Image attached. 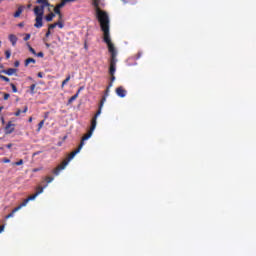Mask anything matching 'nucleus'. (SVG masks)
Segmentation results:
<instances>
[{"mask_svg": "<svg viewBox=\"0 0 256 256\" xmlns=\"http://www.w3.org/2000/svg\"><path fill=\"white\" fill-rule=\"evenodd\" d=\"M96 18L100 24L101 31L103 32V41L106 43L110 53V74L113 75V73L117 71V49H115V45L111 42V33L109 32L111 21L109 20V13L100 10L96 12Z\"/></svg>", "mask_w": 256, "mask_h": 256, "instance_id": "1", "label": "nucleus"}, {"mask_svg": "<svg viewBox=\"0 0 256 256\" xmlns=\"http://www.w3.org/2000/svg\"><path fill=\"white\" fill-rule=\"evenodd\" d=\"M97 117H99V116H97V114H95L94 117L92 118L90 130L88 131L87 134H85L82 137L78 148L76 150L72 151L66 160L62 161V163L60 165H58L56 168H54L52 170L53 175H55L57 177L61 173V171H63V169H65V167H67V165H69V161L74 159L75 155H77V153L81 152V149H83V145H85V141H87V139H91V135H93V132L95 131V128L97 127Z\"/></svg>", "mask_w": 256, "mask_h": 256, "instance_id": "2", "label": "nucleus"}, {"mask_svg": "<svg viewBox=\"0 0 256 256\" xmlns=\"http://www.w3.org/2000/svg\"><path fill=\"white\" fill-rule=\"evenodd\" d=\"M109 64H111V60H109ZM109 75L111 76L110 78V83L107 86L105 93L100 101L98 110L96 112V117H99V115H101V111L103 109V105H105V101H107V97H109V90L111 89V87H113V81H115V72L113 74H111V65H109Z\"/></svg>", "mask_w": 256, "mask_h": 256, "instance_id": "3", "label": "nucleus"}, {"mask_svg": "<svg viewBox=\"0 0 256 256\" xmlns=\"http://www.w3.org/2000/svg\"><path fill=\"white\" fill-rule=\"evenodd\" d=\"M47 184H45L44 186H38L36 188V192L34 195L29 196L27 199L24 200V203H29V201H34V199H37L38 195H41V193H43V190L46 189Z\"/></svg>", "mask_w": 256, "mask_h": 256, "instance_id": "4", "label": "nucleus"}, {"mask_svg": "<svg viewBox=\"0 0 256 256\" xmlns=\"http://www.w3.org/2000/svg\"><path fill=\"white\" fill-rule=\"evenodd\" d=\"M23 207H27V203H25V200L19 206L14 208L11 213L6 215L5 219H11V217H14L15 213H17V211H20V209H23Z\"/></svg>", "mask_w": 256, "mask_h": 256, "instance_id": "5", "label": "nucleus"}, {"mask_svg": "<svg viewBox=\"0 0 256 256\" xmlns=\"http://www.w3.org/2000/svg\"><path fill=\"white\" fill-rule=\"evenodd\" d=\"M34 15L35 17H43V15H45V9L41 6H35Z\"/></svg>", "mask_w": 256, "mask_h": 256, "instance_id": "6", "label": "nucleus"}, {"mask_svg": "<svg viewBox=\"0 0 256 256\" xmlns=\"http://www.w3.org/2000/svg\"><path fill=\"white\" fill-rule=\"evenodd\" d=\"M15 131V124L13 122L9 121L8 124L5 127V135H11Z\"/></svg>", "mask_w": 256, "mask_h": 256, "instance_id": "7", "label": "nucleus"}, {"mask_svg": "<svg viewBox=\"0 0 256 256\" xmlns=\"http://www.w3.org/2000/svg\"><path fill=\"white\" fill-rule=\"evenodd\" d=\"M34 27L36 29H41V27H43V16H36Z\"/></svg>", "mask_w": 256, "mask_h": 256, "instance_id": "8", "label": "nucleus"}, {"mask_svg": "<svg viewBox=\"0 0 256 256\" xmlns=\"http://www.w3.org/2000/svg\"><path fill=\"white\" fill-rule=\"evenodd\" d=\"M116 94L118 95V97H126L127 96V90H125V88H123V86H119L118 88H116Z\"/></svg>", "mask_w": 256, "mask_h": 256, "instance_id": "9", "label": "nucleus"}, {"mask_svg": "<svg viewBox=\"0 0 256 256\" xmlns=\"http://www.w3.org/2000/svg\"><path fill=\"white\" fill-rule=\"evenodd\" d=\"M36 3L40 5L39 7H42V9H45V7H51L49 0H37Z\"/></svg>", "mask_w": 256, "mask_h": 256, "instance_id": "10", "label": "nucleus"}, {"mask_svg": "<svg viewBox=\"0 0 256 256\" xmlns=\"http://www.w3.org/2000/svg\"><path fill=\"white\" fill-rule=\"evenodd\" d=\"M101 4V0H92V5L94 7L95 13H99L101 10V7L99 6Z\"/></svg>", "mask_w": 256, "mask_h": 256, "instance_id": "11", "label": "nucleus"}, {"mask_svg": "<svg viewBox=\"0 0 256 256\" xmlns=\"http://www.w3.org/2000/svg\"><path fill=\"white\" fill-rule=\"evenodd\" d=\"M1 73H4V75L11 76V75H15L17 73V69L9 68L7 70H2Z\"/></svg>", "mask_w": 256, "mask_h": 256, "instance_id": "12", "label": "nucleus"}, {"mask_svg": "<svg viewBox=\"0 0 256 256\" xmlns=\"http://www.w3.org/2000/svg\"><path fill=\"white\" fill-rule=\"evenodd\" d=\"M8 38L10 43H12V47H15V45H17V41L19 40L17 36H15V34H10Z\"/></svg>", "mask_w": 256, "mask_h": 256, "instance_id": "13", "label": "nucleus"}, {"mask_svg": "<svg viewBox=\"0 0 256 256\" xmlns=\"http://www.w3.org/2000/svg\"><path fill=\"white\" fill-rule=\"evenodd\" d=\"M24 9H25V6L18 7L17 11L13 15L15 17V19L21 17V13H23Z\"/></svg>", "mask_w": 256, "mask_h": 256, "instance_id": "14", "label": "nucleus"}, {"mask_svg": "<svg viewBox=\"0 0 256 256\" xmlns=\"http://www.w3.org/2000/svg\"><path fill=\"white\" fill-rule=\"evenodd\" d=\"M27 111H29V107L25 106L23 111H21V109H18L16 112H15V117H19V115H21V113H27Z\"/></svg>", "mask_w": 256, "mask_h": 256, "instance_id": "15", "label": "nucleus"}, {"mask_svg": "<svg viewBox=\"0 0 256 256\" xmlns=\"http://www.w3.org/2000/svg\"><path fill=\"white\" fill-rule=\"evenodd\" d=\"M55 17V13L51 12L50 14L46 15L45 16V20L48 22V23H51V21H53V18Z\"/></svg>", "mask_w": 256, "mask_h": 256, "instance_id": "16", "label": "nucleus"}, {"mask_svg": "<svg viewBox=\"0 0 256 256\" xmlns=\"http://www.w3.org/2000/svg\"><path fill=\"white\" fill-rule=\"evenodd\" d=\"M54 180H55V177L53 176H46L44 178V181H46V185H49V183H53Z\"/></svg>", "mask_w": 256, "mask_h": 256, "instance_id": "17", "label": "nucleus"}, {"mask_svg": "<svg viewBox=\"0 0 256 256\" xmlns=\"http://www.w3.org/2000/svg\"><path fill=\"white\" fill-rule=\"evenodd\" d=\"M68 81H71V75H68L65 80L62 81L61 89H64Z\"/></svg>", "mask_w": 256, "mask_h": 256, "instance_id": "18", "label": "nucleus"}, {"mask_svg": "<svg viewBox=\"0 0 256 256\" xmlns=\"http://www.w3.org/2000/svg\"><path fill=\"white\" fill-rule=\"evenodd\" d=\"M30 63H36L34 58H27L25 60V67H28Z\"/></svg>", "mask_w": 256, "mask_h": 256, "instance_id": "19", "label": "nucleus"}, {"mask_svg": "<svg viewBox=\"0 0 256 256\" xmlns=\"http://www.w3.org/2000/svg\"><path fill=\"white\" fill-rule=\"evenodd\" d=\"M66 5H67V2H65V0H61V2L56 5V7L58 9H63V7L66 6Z\"/></svg>", "mask_w": 256, "mask_h": 256, "instance_id": "20", "label": "nucleus"}, {"mask_svg": "<svg viewBox=\"0 0 256 256\" xmlns=\"http://www.w3.org/2000/svg\"><path fill=\"white\" fill-rule=\"evenodd\" d=\"M44 125H45V120H42V121L39 122L38 129H37L38 133H39V131H41V129H43Z\"/></svg>", "mask_w": 256, "mask_h": 256, "instance_id": "21", "label": "nucleus"}, {"mask_svg": "<svg viewBox=\"0 0 256 256\" xmlns=\"http://www.w3.org/2000/svg\"><path fill=\"white\" fill-rule=\"evenodd\" d=\"M26 45H27V47H28V49H29L30 53H32V55H37V52L33 49V47H32V46H30V44H29V43H27Z\"/></svg>", "mask_w": 256, "mask_h": 256, "instance_id": "22", "label": "nucleus"}, {"mask_svg": "<svg viewBox=\"0 0 256 256\" xmlns=\"http://www.w3.org/2000/svg\"><path fill=\"white\" fill-rule=\"evenodd\" d=\"M77 97H79V96H77V94L70 97L68 100V105H71V103H73V101H75L77 99Z\"/></svg>", "mask_w": 256, "mask_h": 256, "instance_id": "23", "label": "nucleus"}, {"mask_svg": "<svg viewBox=\"0 0 256 256\" xmlns=\"http://www.w3.org/2000/svg\"><path fill=\"white\" fill-rule=\"evenodd\" d=\"M37 87V85L36 84H32L31 86H30V94L31 95H35V88Z\"/></svg>", "mask_w": 256, "mask_h": 256, "instance_id": "24", "label": "nucleus"}, {"mask_svg": "<svg viewBox=\"0 0 256 256\" xmlns=\"http://www.w3.org/2000/svg\"><path fill=\"white\" fill-rule=\"evenodd\" d=\"M54 13L56 15H61V8H57V6L54 7Z\"/></svg>", "mask_w": 256, "mask_h": 256, "instance_id": "25", "label": "nucleus"}, {"mask_svg": "<svg viewBox=\"0 0 256 256\" xmlns=\"http://www.w3.org/2000/svg\"><path fill=\"white\" fill-rule=\"evenodd\" d=\"M10 87L12 88V92L13 93H17V86H15V84H13V83H10Z\"/></svg>", "mask_w": 256, "mask_h": 256, "instance_id": "26", "label": "nucleus"}, {"mask_svg": "<svg viewBox=\"0 0 256 256\" xmlns=\"http://www.w3.org/2000/svg\"><path fill=\"white\" fill-rule=\"evenodd\" d=\"M0 79H2V81H5L6 83H9L11 81L9 77H6L4 75H2Z\"/></svg>", "mask_w": 256, "mask_h": 256, "instance_id": "27", "label": "nucleus"}, {"mask_svg": "<svg viewBox=\"0 0 256 256\" xmlns=\"http://www.w3.org/2000/svg\"><path fill=\"white\" fill-rule=\"evenodd\" d=\"M5 55H6V59H10L11 58V50H6Z\"/></svg>", "mask_w": 256, "mask_h": 256, "instance_id": "28", "label": "nucleus"}, {"mask_svg": "<svg viewBox=\"0 0 256 256\" xmlns=\"http://www.w3.org/2000/svg\"><path fill=\"white\" fill-rule=\"evenodd\" d=\"M84 90H85V86H81V87L77 90L76 95L79 96V93H81V92L84 91Z\"/></svg>", "mask_w": 256, "mask_h": 256, "instance_id": "29", "label": "nucleus"}, {"mask_svg": "<svg viewBox=\"0 0 256 256\" xmlns=\"http://www.w3.org/2000/svg\"><path fill=\"white\" fill-rule=\"evenodd\" d=\"M56 25H57V27H59V29H63V27H64L63 22H61V21L56 22Z\"/></svg>", "mask_w": 256, "mask_h": 256, "instance_id": "30", "label": "nucleus"}, {"mask_svg": "<svg viewBox=\"0 0 256 256\" xmlns=\"http://www.w3.org/2000/svg\"><path fill=\"white\" fill-rule=\"evenodd\" d=\"M55 27H57V24H56V23L50 24V25L48 26V30L51 31V29H55Z\"/></svg>", "mask_w": 256, "mask_h": 256, "instance_id": "31", "label": "nucleus"}, {"mask_svg": "<svg viewBox=\"0 0 256 256\" xmlns=\"http://www.w3.org/2000/svg\"><path fill=\"white\" fill-rule=\"evenodd\" d=\"M36 57H41V58H43V57H45V54L43 53V52H38V53H36V54H34Z\"/></svg>", "mask_w": 256, "mask_h": 256, "instance_id": "32", "label": "nucleus"}, {"mask_svg": "<svg viewBox=\"0 0 256 256\" xmlns=\"http://www.w3.org/2000/svg\"><path fill=\"white\" fill-rule=\"evenodd\" d=\"M11 95L9 93H4V101H7Z\"/></svg>", "mask_w": 256, "mask_h": 256, "instance_id": "33", "label": "nucleus"}, {"mask_svg": "<svg viewBox=\"0 0 256 256\" xmlns=\"http://www.w3.org/2000/svg\"><path fill=\"white\" fill-rule=\"evenodd\" d=\"M31 39V34H26L24 37V41H29Z\"/></svg>", "mask_w": 256, "mask_h": 256, "instance_id": "34", "label": "nucleus"}, {"mask_svg": "<svg viewBox=\"0 0 256 256\" xmlns=\"http://www.w3.org/2000/svg\"><path fill=\"white\" fill-rule=\"evenodd\" d=\"M22 164H23V159H20L18 162H15V165L18 167Z\"/></svg>", "mask_w": 256, "mask_h": 256, "instance_id": "35", "label": "nucleus"}, {"mask_svg": "<svg viewBox=\"0 0 256 256\" xmlns=\"http://www.w3.org/2000/svg\"><path fill=\"white\" fill-rule=\"evenodd\" d=\"M37 77H39L40 79H43V72H39V73L37 74Z\"/></svg>", "mask_w": 256, "mask_h": 256, "instance_id": "36", "label": "nucleus"}, {"mask_svg": "<svg viewBox=\"0 0 256 256\" xmlns=\"http://www.w3.org/2000/svg\"><path fill=\"white\" fill-rule=\"evenodd\" d=\"M65 2H66V4L67 3H75V1H77V0H64Z\"/></svg>", "mask_w": 256, "mask_h": 256, "instance_id": "37", "label": "nucleus"}, {"mask_svg": "<svg viewBox=\"0 0 256 256\" xmlns=\"http://www.w3.org/2000/svg\"><path fill=\"white\" fill-rule=\"evenodd\" d=\"M51 35V30L48 29V31L45 34V37H49Z\"/></svg>", "mask_w": 256, "mask_h": 256, "instance_id": "38", "label": "nucleus"}, {"mask_svg": "<svg viewBox=\"0 0 256 256\" xmlns=\"http://www.w3.org/2000/svg\"><path fill=\"white\" fill-rule=\"evenodd\" d=\"M19 65H20V62L18 60L14 62V67H19Z\"/></svg>", "mask_w": 256, "mask_h": 256, "instance_id": "39", "label": "nucleus"}, {"mask_svg": "<svg viewBox=\"0 0 256 256\" xmlns=\"http://www.w3.org/2000/svg\"><path fill=\"white\" fill-rule=\"evenodd\" d=\"M42 168H34L33 173H37L38 171H41Z\"/></svg>", "mask_w": 256, "mask_h": 256, "instance_id": "40", "label": "nucleus"}, {"mask_svg": "<svg viewBox=\"0 0 256 256\" xmlns=\"http://www.w3.org/2000/svg\"><path fill=\"white\" fill-rule=\"evenodd\" d=\"M4 230H5V225L0 226V233H3Z\"/></svg>", "mask_w": 256, "mask_h": 256, "instance_id": "41", "label": "nucleus"}, {"mask_svg": "<svg viewBox=\"0 0 256 256\" xmlns=\"http://www.w3.org/2000/svg\"><path fill=\"white\" fill-rule=\"evenodd\" d=\"M18 27H25V23H24V22H20V23L18 24Z\"/></svg>", "mask_w": 256, "mask_h": 256, "instance_id": "42", "label": "nucleus"}, {"mask_svg": "<svg viewBox=\"0 0 256 256\" xmlns=\"http://www.w3.org/2000/svg\"><path fill=\"white\" fill-rule=\"evenodd\" d=\"M7 149H11V147H13V144L9 143L6 145Z\"/></svg>", "mask_w": 256, "mask_h": 256, "instance_id": "43", "label": "nucleus"}, {"mask_svg": "<svg viewBox=\"0 0 256 256\" xmlns=\"http://www.w3.org/2000/svg\"><path fill=\"white\" fill-rule=\"evenodd\" d=\"M58 17H59V21H61V19H63V14H58Z\"/></svg>", "mask_w": 256, "mask_h": 256, "instance_id": "44", "label": "nucleus"}, {"mask_svg": "<svg viewBox=\"0 0 256 256\" xmlns=\"http://www.w3.org/2000/svg\"><path fill=\"white\" fill-rule=\"evenodd\" d=\"M28 122H29V123H33V117H30V118L28 119Z\"/></svg>", "mask_w": 256, "mask_h": 256, "instance_id": "45", "label": "nucleus"}, {"mask_svg": "<svg viewBox=\"0 0 256 256\" xmlns=\"http://www.w3.org/2000/svg\"><path fill=\"white\" fill-rule=\"evenodd\" d=\"M45 45H46L47 48L51 47V44H49V43H46Z\"/></svg>", "mask_w": 256, "mask_h": 256, "instance_id": "46", "label": "nucleus"}, {"mask_svg": "<svg viewBox=\"0 0 256 256\" xmlns=\"http://www.w3.org/2000/svg\"><path fill=\"white\" fill-rule=\"evenodd\" d=\"M28 9H31V4L28 5Z\"/></svg>", "mask_w": 256, "mask_h": 256, "instance_id": "47", "label": "nucleus"}, {"mask_svg": "<svg viewBox=\"0 0 256 256\" xmlns=\"http://www.w3.org/2000/svg\"><path fill=\"white\" fill-rule=\"evenodd\" d=\"M0 111H3V106L0 107Z\"/></svg>", "mask_w": 256, "mask_h": 256, "instance_id": "48", "label": "nucleus"}, {"mask_svg": "<svg viewBox=\"0 0 256 256\" xmlns=\"http://www.w3.org/2000/svg\"><path fill=\"white\" fill-rule=\"evenodd\" d=\"M2 123H5V119L4 118H2Z\"/></svg>", "mask_w": 256, "mask_h": 256, "instance_id": "49", "label": "nucleus"}, {"mask_svg": "<svg viewBox=\"0 0 256 256\" xmlns=\"http://www.w3.org/2000/svg\"><path fill=\"white\" fill-rule=\"evenodd\" d=\"M48 7L53 8L54 6L50 4V6H48Z\"/></svg>", "mask_w": 256, "mask_h": 256, "instance_id": "50", "label": "nucleus"}, {"mask_svg": "<svg viewBox=\"0 0 256 256\" xmlns=\"http://www.w3.org/2000/svg\"><path fill=\"white\" fill-rule=\"evenodd\" d=\"M3 1H5V0H0V3H3Z\"/></svg>", "mask_w": 256, "mask_h": 256, "instance_id": "51", "label": "nucleus"}, {"mask_svg": "<svg viewBox=\"0 0 256 256\" xmlns=\"http://www.w3.org/2000/svg\"><path fill=\"white\" fill-rule=\"evenodd\" d=\"M34 155H39V152L35 153Z\"/></svg>", "mask_w": 256, "mask_h": 256, "instance_id": "52", "label": "nucleus"}, {"mask_svg": "<svg viewBox=\"0 0 256 256\" xmlns=\"http://www.w3.org/2000/svg\"><path fill=\"white\" fill-rule=\"evenodd\" d=\"M6 163H9V160H6Z\"/></svg>", "mask_w": 256, "mask_h": 256, "instance_id": "53", "label": "nucleus"}, {"mask_svg": "<svg viewBox=\"0 0 256 256\" xmlns=\"http://www.w3.org/2000/svg\"><path fill=\"white\" fill-rule=\"evenodd\" d=\"M2 76H3V75L0 74V79H1Z\"/></svg>", "mask_w": 256, "mask_h": 256, "instance_id": "54", "label": "nucleus"}, {"mask_svg": "<svg viewBox=\"0 0 256 256\" xmlns=\"http://www.w3.org/2000/svg\"><path fill=\"white\" fill-rule=\"evenodd\" d=\"M0 61H1V58H0Z\"/></svg>", "mask_w": 256, "mask_h": 256, "instance_id": "55", "label": "nucleus"}]
</instances>
